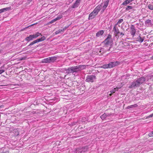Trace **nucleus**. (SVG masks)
<instances>
[{
	"mask_svg": "<svg viewBox=\"0 0 153 153\" xmlns=\"http://www.w3.org/2000/svg\"><path fill=\"white\" fill-rule=\"evenodd\" d=\"M146 80V77L143 76L136 79L130 84L128 88L130 89H133L139 87L141 84L143 83Z\"/></svg>",
	"mask_w": 153,
	"mask_h": 153,
	"instance_id": "1",
	"label": "nucleus"
},
{
	"mask_svg": "<svg viewBox=\"0 0 153 153\" xmlns=\"http://www.w3.org/2000/svg\"><path fill=\"white\" fill-rule=\"evenodd\" d=\"M88 66L86 65H79L76 66L69 67L68 69V73H77L79 71L85 69L86 67Z\"/></svg>",
	"mask_w": 153,
	"mask_h": 153,
	"instance_id": "2",
	"label": "nucleus"
},
{
	"mask_svg": "<svg viewBox=\"0 0 153 153\" xmlns=\"http://www.w3.org/2000/svg\"><path fill=\"white\" fill-rule=\"evenodd\" d=\"M70 82L71 84L68 85V91L69 92V94H68V97L70 96V97L72 96V97H73L72 96L73 95L74 93V87H71V85L72 86V85L73 84L72 83V82L70 81Z\"/></svg>",
	"mask_w": 153,
	"mask_h": 153,
	"instance_id": "3",
	"label": "nucleus"
},
{
	"mask_svg": "<svg viewBox=\"0 0 153 153\" xmlns=\"http://www.w3.org/2000/svg\"><path fill=\"white\" fill-rule=\"evenodd\" d=\"M96 76L95 75H88L86 77L85 81L88 82H93L96 80Z\"/></svg>",
	"mask_w": 153,
	"mask_h": 153,
	"instance_id": "4",
	"label": "nucleus"
},
{
	"mask_svg": "<svg viewBox=\"0 0 153 153\" xmlns=\"http://www.w3.org/2000/svg\"><path fill=\"white\" fill-rule=\"evenodd\" d=\"M111 35H108L106 39L103 42L105 45H111L112 44L113 41L111 39Z\"/></svg>",
	"mask_w": 153,
	"mask_h": 153,
	"instance_id": "5",
	"label": "nucleus"
},
{
	"mask_svg": "<svg viewBox=\"0 0 153 153\" xmlns=\"http://www.w3.org/2000/svg\"><path fill=\"white\" fill-rule=\"evenodd\" d=\"M133 38L134 39L136 40V41L140 43H141L144 40L145 37L141 36V34H139L138 36L136 35Z\"/></svg>",
	"mask_w": 153,
	"mask_h": 153,
	"instance_id": "6",
	"label": "nucleus"
},
{
	"mask_svg": "<svg viewBox=\"0 0 153 153\" xmlns=\"http://www.w3.org/2000/svg\"><path fill=\"white\" fill-rule=\"evenodd\" d=\"M130 33L131 34V35L132 36V37H134L136 35L135 34L136 30L134 25H132L130 27Z\"/></svg>",
	"mask_w": 153,
	"mask_h": 153,
	"instance_id": "7",
	"label": "nucleus"
},
{
	"mask_svg": "<svg viewBox=\"0 0 153 153\" xmlns=\"http://www.w3.org/2000/svg\"><path fill=\"white\" fill-rule=\"evenodd\" d=\"M98 12L95 9L89 15L88 19H94L98 13Z\"/></svg>",
	"mask_w": 153,
	"mask_h": 153,
	"instance_id": "8",
	"label": "nucleus"
},
{
	"mask_svg": "<svg viewBox=\"0 0 153 153\" xmlns=\"http://www.w3.org/2000/svg\"><path fill=\"white\" fill-rule=\"evenodd\" d=\"M120 64V62L118 61L111 62L109 63V68H113L118 65Z\"/></svg>",
	"mask_w": 153,
	"mask_h": 153,
	"instance_id": "9",
	"label": "nucleus"
},
{
	"mask_svg": "<svg viewBox=\"0 0 153 153\" xmlns=\"http://www.w3.org/2000/svg\"><path fill=\"white\" fill-rule=\"evenodd\" d=\"M89 148L88 146H84L82 148H80L77 150V151L80 153L85 152L87 151L88 150Z\"/></svg>",
	"mask_w": 153,
	"mask_h": 153,
	"instance_id": "10",
	"label": "nucleus"
},
{
	"mask_svg": "<svg viewBox=\"0 0 153 153\" xmlns=\"http://www.w3.org/2000/svg\"><path fill=\"white\" fill-rule=\"evenodd\" d=\"M109 0H106L104 2V4L102 7V12H103L106 9V7H107L108 4Z\"/></svg>",
	"mask_w": 153,
	"mask_h": 153,
	"instance_id": "11",
	"label": "nucleus"
},
{
	"mask_svg": "<svg viewBox=\"0 0 153 153\" xmlns=\"http://www.w3.org/2000/svg\"><path fill=\"white\" fill-rule=\"evenodd\" d=\"M34 37L33 35H30L25 38V40L28 42L32 40L33 39H34Z\"/></svg>",
	"mask_w": 153,
	"mask_h": 153,
	"instance_id": "12",
	"label": "nucleus"
},
{
	"mask_svg": "<svg viewBox=\"0 0 153 153\" xmlns=\"http://www.w3.org/2000/svg\"><path fill=\"white\" fill-rule=\"evenodd\" d=\"M117 25H115L113 28V30L114 33L116 35V36L117 34L119 32V30L117 27Z\"/></svg>",
	"mask_w": 153,
	"mask_h": 153,
	"instance_id": "13",
	"label": "nucleus"
},
{
	"mask_svg": "<svg viewBox=\"0 0 153 153\" xmlns=\"http://www.w3.org/2000/svg\"><path fill=\"white\" fill-rule=\"evenodd\" d=\"M67 28L66 27H64L62 29H59L57 31H56L55 32V34H57L59 33H62V32H63Z\"/></svg>",
	"mask_w": 153,
	"mask_h": 153,
	"instance_id": "14",
	"label": "nucleus"
},
{
	"mask_svg": "<svg viewBox=\"0 0 153 153\" xmlns=\"http://www.w3.org/2000/svg\"><path fill=\"white\" fill-rule=\"evenodd\" d=\"M80 2L78 0H76L75 2L73 4L72 6V7L73 8H76V7H78L79 5Z\"/></svg>",
	"mask_w": 153,
	"mask_h": 153,
	"instance_id": "15",
	"label": "nucleus"
},
{
	"mask_svg": "<svg viewBox=\"0 0 153 153\" xmlns=\"http://www.w3.org/2000/svg\"><path fill=\"white\" fill-rule=\"evenodd\" d=\"M61 17H57L56 18L53 19V20H52L51 21H50L48 23V24H52L55 22V21H56L57 20H59L60 19H61Z\"/></svg>",
	"mask_w": 153,
	"mask_h": 153,
	"instance_id": "16",
	"label": "nucleus"
},
{
	"mask_svg": "<svg viewBox=\"0 0 153 153\" xmlns=\"http://www.w3.org/2000/svg\"><path fill=\"white\" fill-rule=\"evenodd\" d=\"M42 62L43 63H50L49 57L43 59L42 61Z\"/></svg>",
	"mask_w": 153,
	"mask_h": 153,
	"instance_id": "17",
	"label": "nucleus"
},
{
	"mask_svg": "<svg viewBox=\"0 0 153 153\" xmlns=\"http://www.w3.org/2000/svg\"><path fill=\"white\" fill-rule=\"evenodd\" d=\"M102 8V5L101 4H99L94 9L98 13L100 11V10Z\"/></svg>",
	"mask_w": 153,
	"mask_h": 153,
	"instance_id": "18",
	"label": "nucleus"
},
{
	"mask_svg": "<svg viewBox=\"0 0 153 153\" xmlns=\"http://www.w3.org/2000/svg\"><path fill=\"white\" fill-rule=\"evenodd\" d=\"M46 39V37L45 36H43L42 37L40 38L37 39L36 40L37 43L41 42L42 41H43L44 40H45Z\"/></svg>",
	"mask_w": 153,
	"mask_h": 153,
	"instance_id": "19",
	"label": "nucleus"
},
{
	"mask_svg": "<svg viewBox=\"0 0 153 153\" xmlns=\"http://www.w3.org/2000/svg\"><path fill=\"white\" fill-rule=\"evenodd\" d=\"M104 33V31L103 30H101L98 31L96 33V36L97 37H99L100 36L102 35Z\"/></svg>",
	"mask_w": 153,
	"mask_h": 153,
	"instance_id": "20",
	"label": "nucleus"
},
{
	"mask_svg": "<svg viewBox=\"0 0 153 153\" xmlns=\"http://www.w3.org/2000/svg\"><path fill=\"white\" fill-rule=\"evenodd\" d=\"M152 21L150 19H147L145 22V24L146 25L148 26L151 25Z\"/></svg>",
	"mask_w": 153,
	"mask_h": 153,
	"instance_id": "21",
	"label": "nucleus"
},
{
	"mask_svg": "<svg viewBox=\"0 0 153 153\" xmlns=\"http://www.w3.org/2000/svg\"><path fill=\"white\" fill-rule=\"evenodd\" d=\"M109 114H106L105 113L103 115H101L100 117L102 120H104L107 117L109 116Z\"/></svg>",
	"mask_w": 153,
	"mask_h": 153,
	"instance_id": "22",
	"label": "nucleus"
},
{
	"mask_svg": "<svg viewBox=\"0 0 153 153\" xmlns=\"http://www.w3.org/2000/svg\"><path fill=\"white\" fill-rule=\"evenodd\" d=\"M50 62H53L56 59V58L55 57H49Z\"/></svg>",
	"mask_w": 153,
	"mask_h": 153,
	"instance_id": "23",
	"label": "nucleus"
},
{
	"mask_svg": "<svg viewBox=\"0 0 153 153\" xmlns=\"http://www.w3.org/2000/svg\"><path fill=\"white\" fill-rule=\"evenodd\" d=\"M40 35H42L39 32H37L35 34L33 35L34 39L36 38Z\"/></svg>",
	"mask_w": 153,
	"mask_h": 153,
	"instance_id": "24",
	"label": "nucleus"
},
{
	"mask_svg": "<svg viewBox=\"0 0 153 153\" xmlns=\"http://www.w3.org/2000/svg\"><path fill=\"white\" fill-rule=\"evenodd\" d=\"M109 64H108L103 65H102L101 68H109Z\"/></svg>",
	"mask_w": 153,
	"mask_h": 153,
	"instance_id": "25",
	"label": "nucleus"
},
{
	"mask_svg": "<svg viewBox=\"0 0 153 153\" xmlns=\"http://www.w3.org/2000/svg\"><path fill=\"white\" fill-rule=\"evenodd\" d=\"M124 32H119L117 36L118 37L119 36H121L122 37L124 35Z\"/></svg>",
	"mask_w": 153,
	"mask_h": 153,
	"instance_id": "26",
	"label": "nucleus"
},
{
	"mask_svg": "<svg viewBox=\"0 0 153 153\" xmlns=\"http://www.w3.org/2000/svg\"><path fill=\"white\" fill-rule=\"evenodd\" d=\"M133 7L130 6H127L126 8V11H128L132 9Z\"/></svg>",
	"mask_w": 153,
	"mask_h": 153,
	"instance_id": "27",
	"label": "nucleus"
},
{
	"mask_svg": "<svg viewBox=\"0 0 153 153\" xmlns=\"http://www.w3.org/2000/svg\"><path fill=\"white\" fill-rule=\"evenodd\" d=\"M137 106V105L136 104H135L133 105H129L127 107V108L128 109H129L131 108H132L134 107H135Z\"/></svg>",
	"mask_w": 153,
	"mask_h": 153,
	"instance_id": "28",
	"label": "nucleus"
},
{
	"mask_svg": "<svg viewBox=\"0 0 153 153\" xmlns=\"http://www.w3.org/2000/svg\"><path fill=\"white\" fill-rule=\"evenodd\" d=\"M118 90V88L117 87L112 89L111 91H110V92L111 93H115L116 91H117Z\"/></svg>",
	"mask_w": 153,
	"mask_h": 153,
	"instance_id": "29",
	"label": "nucleus"
},
{
	"mask_svg": "<svg viewBox=\"0 0 153 153\" xmlns=\"http://www.w3.org/2000/svg\"><path fill=\"white\" fill-rule=\"evenodd\" d=\"M98 50L100 53H104L105 51L104 49L102 48H100Z\"/></svg>",
	"mask_w": 153,
	"mask_h": 153,
	"instance_id": "30",
	"label": "nucleus"
},
{
	"mask_svg": "<svg viewBox=\"0 0 153 153\" xmlns=\"http://www.w3.org/2000/svg\"><path fill=\"white\" fill-rule=\"evenodd\" d=\"M129 4L128 0H126L124 1L122 4V5H123L125 6H126L127 4Z\"/></svg>",
	"mask_w": 153,
	"mask_h": 153,
	"instance_id": "31",
	"label": "nucleus"
},
{
	"mask_svg": "<svg viewBox=\"0 0 153 153\" xmlns=\"http://www.w3.org/2000/svg\"><path fill=\"white\" fill-rule=\"evenodd\" d=\"M123 21V19H120L119 20L116 24H115L116 25H117L121 23Z\"/></svg>",
	"mask_w": 153,
	"mask_h": 153,
	"instance_id": "32",
	"label": "nucleus"
},
{
	"mask_svg": "<svg viewBox=\"0 0 153 153\" xmlns=\"http://www.w3.org/2000/svg\"><path fill=\"white\" fill-rule=\"evenodd\" d=\"M37 43V42L36 40L33 41L32 42H31L30 43V44L29 45H28V46H30L32 45H33V44H34L36 43Z\"/></svg>",
	"mask_w": 153,
	"mask_h": 153,
	"instance_id": "33",
	"label": "nucleus"
},
{
	"mask_svg": "<svg viewBox=\"0 0 153 153\" xmlns=\"http://www.w3.org/2000/svg\"><path fill=\"white\" fill-rule=\"evenodd\" d=\"M148 7L149 9L150 10H153V6L151 4H149L148 5Z\"/></svg>",
	"mask_w": 153,
	"mask_h": 153,
	"instance_id": "34",
	"label": "nucleus"
},
{
	"mask_svg": "<svg viewBox=\"0 0 153 153\" xmlns=\"http://www.w3.org/2000/svg\"><path fill=\"white\" fill-rule=\"evenodd\" d=\"M7 8H4L0 10V13H2L5 11L7 10Z\"/></svg>",
	"mask_w": 153,
	"mask_h": 153,
	"instance_id": "35",
	"label": "nucleus"
},
{
	"mask_svg": "<svg viewBox=\"0 0 153 153\" xmlns=\"http://www.w3.org/2000/svg\"><path fill=\"white\" fill-rule=\"evenodd\" d=\"M0 153H9L8 151H6L5 150H3L2 152H0Z\"/></svg>",
	"mask_w": 153,
	"mask_h": 153,
	"instance_id": "36",
	"label": "nucleus"
},
{
	"mask_svg": "<svg viewBox=\"0 0 153 153\" xmlns=\"http://www.w3.org/2000/svg\"><path fill=\"white\" fill-rule=\"evenodd\" d=\"M153 116V113L151 114V115H149V116H148L147 117H146V118L147 119H149V118L150 117H152Z\"/></svg>",
	"mask_w": 153,
	"mask_h": 153,
	"instance_id": "37",
	"label": "nucleus"
},
{
	"mask_svg": "<svg viewBox=\"0 0 153 153\" xmlns=\"http://www.w3.org/2000/svg\"><path fill=\"white\" fill-rule=\"evenodd\" d=\"M71 106H73V107H74V105L72 103L68 104V107L69 108Z\"/></svg>",
	"mask_w": 153,
	"mask_h": 153,
	"instance_id": "38",
	"label": "nucleus"
},
{
	"mask_svg": "<svg viewBox=\"0 0 153 153\" xmlns=\"http://www.w3.org/2000/svg\"><path fill=\"white\" fill-rule=\"evenodd\" d=\"M86 120L85 117H83L82 120V122H85Z\"/></svg>",
	"mask_w": 153,
	"mask_h": 153,
	"instance_id": "39",
	"label": "nucleus"
},
{
	"mask_svg": "<svg viewBox=\"0 0 153 153\" xmlns=\"http://www.w3.org/2000/svg\"><path fill=\"white\" fill-rule=\"evenodd\" d=\"M4 70H0V74H1L3 73L4 72Z\"/></svg>",
	"mask_w": 153,
	"mask_h": 153,
	"instance_id": "40",
	"label": "nucleus"
},
{
	"mask_svg": "<svg viewBox=\"0 0 153 153\" xmlns=\"http://www.w3.org/2000/svg\"><path fill=\"white\" fill-rule=\"evenodd\" d=\"M149 136L150 137H153V134H152V132L151 133H149Z\"/></svg>",
	"mask_w": 153,
	"mask_h": 153,
	"instance_id": "41",
	"label": "nucleus"
},
{
	"mask_svg": "<svg viewBox=\"0 0 153 153\" xmlns=\"http://www.w3.org/2000/svg\"><path fill=\"white\" fill-rule=\"evenodd\" d=\"M28 47L29 46H28L27 47L23 49H24V50H26L28 48Z\"/></svg>",
	"mask_w": 153,
	"mask_h": 153,
	"instance_id": "42",
	"label": "nucleus"
},
{
	"mask_svg": "<svg viewBox=\"0 0 153 153\" xmlns=\"http://www.w3.org/2000/svg\"><path fill=\"white\" fill-rule=\"evenodd\" d=\"M128 2L129 3L132 1H134V0H128Z\"/></svg>",
	"mask_w": 153,
	"mask_h": 153,
	"instance_id": "43",
	"label": "nucleus"
},
{
	"mask_svg": "<svg viewBox=\"0 0 153 153\" xmlns=\"http://www.w3.org/2000/svg\"><path fill=\"white\" fill-rule=\"evenodd\" d=\"M128 2L129 3L132 1H134V0H128Z\"/></svg>",
	"mask_w": 153,
	"mask_h": 153,
	"instance_id": "44",
	"label": "nucleus"
},
{
	"mask_svg": "<svg viewBox=\"0 0 153 153\" xmlns=\"http://www.w3.org/2000/svg\"><path fill=\"white\" fill-rule=\"evenodd\" d=\"M150 79L152 80L153 81V75H152L151 76Z\"/></svg>",
	"mask_w": 153,
	"mask_h": 153,
	"instance_id": "45",
	"label": "nucleus"
},
{
	"mask_svg": "<svg viewBox=\"0 0 153 153\" xmlns=\"http://www.w3.org/2000/svg\"><path fill=\"white\" fill-rule=\"evenodd\" d=\"M35 24H32V25H29V26H28V27H26V28H27L28 27H29L32 26L33 25H34Z\"/></svg>",
	"mask_w": 153,
	"mask_h": 153,
	"instance_id": "46",
	"label": "nucleus"
},
{
	"mask_svg": "<svg viewBox=\"0 0 153 153\" xmlns=\"http://www.w3.org/2000/svg\"><path fill=\"white\" fill-rule=\"evenodd\" d=\"M111 48V47H110L109 48V49L107 50V51H110V49Z\"/></svg>",
	"mask_w": 153,
	"mask_h": 153,
	"instance_id": "47",
	"label": "nucleus"
},
{
	"mask_svg": "<svg viewBox=\"0 0 153 153\" xmlns=\"http://www.w3.org/2000/svg\"><path fill=\"white\" fill-rule=\"evenodd\" d=\"M112 94H113L112 93H110V94H109V95L110 96H111V95H112Z\"/></svg>",
	"mask_w": 153,
	"mask_h": 153,
	"instance_id": "48",
	"label": "nucleus"
},
{
	"mask_svg": "<svg viewBox=\"0 0 153 153\" xmlns=\"http://www.w3.org/2000/svg\"><path fill=\"white\" fill-rule=\"evenodd\" d=\"M38 46H39L38 45H37V46H35V48H37V47H38Z\"/></svg>",
	"mask_w": 153,
	"mask_h": 153,
	"instance_id": "49",
	"label": "nucleus"
},
{
	"mask_svg": "<svg viewBox=\"0 0 153 153\" xmlns=\"http://www.w3.org/2000/svg\"><path fill=\"white\" fill-rule=\"evenodd\" d=\"M31 0H28V1H29H29H30Z\"/></svg>",
	"mask_w": 153,
	"mask_h": 153,
	"instance_id": "50",
	"label": "nucleus"
},
{
	"mask_svg": "<svg viewBox=\"0 0 153 153\" xmlns=\"http://www.w3.org/2000/svg\"><path fill=\"white\" fill-rule=\"evenodd\" d=\"M1 64V61H0V64Z\"/></svg>",
	"mask_w": 153,
	"mask_h": 153,
	"instance_id": "51",
	"label": "nucleus"
},
{
	"mask_svg": "<svg viewBox=\"0 0 153 153\" xmlns=\"http://www.w3.org/2000/svg\"><path fill=\"white\" fill-rule=\"evenodd\" d=\"M152 59H153V56L152 57Z\"/></svg>",
	"mask_w": 153,
	"mask_h": 153,
	"instance_id": "52",
	"label": "nucleus"
}]
</instances>
